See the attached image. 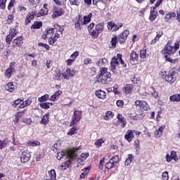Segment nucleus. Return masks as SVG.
Returning <instances> with one entry per match:
<instances>
[{
    "label": "nucleus",
    "mask_w": 180,
    "mask_h": 180,
    "mask_svg": "<svg viewBox=\"0 0 180 180\" xmlns=\"http://www.w3.org/2000/svg\"><path fill=\"white\" fill-rule=\"evenodd\" d=\"M55 28H48L45 34H43L41 39L46 40L47 37L49 38V43L51 45L54 44L60 39V34H63L64 32V27L56 24L54 25Z\"/></svg>",
    "instance_id": "nucleus-1"
},
{
    "label": "nucleus",
    "mask_w": 180,
    "mask_h": 180,
    "mask_svg": "<svg viewBox=\"0 0 180 180\" xmlns=\"http://www.w3.org/2000/svg\"><path fill=\"white\" fill-rule=\"evenodd\" d=\"M96 82H99V84H109L111 79L110 72H108V68H101L100 73L96 76Z\"/></svg>",
    "instance_id": "nucleus-2"
},
{
    "label": "nucleus",
    "mask_w": 180,
    "mask_h": 180,
    "mask_svg": "<svg viewBox=\"0 0 180 180\" xmlns=\"http://www.w3.org/2000/svg\"><path fill=\"white\" fill-rule=\"evenodd\" d=\"M103 23L95 25V23L92 22L88 26L87 29L92 36V39H96L98 37L99 34L103 32Z\"/></svg>",
    "instance_id": "nucleus-3"
},
{
    "label": "nucleus",
    "mask_w": 180,
    "mask_h": 180,
    "mask_svg": "<svg viewBox=\"0 0 180 180\" xmlns=\"http://www.w3.org/2000/svg\"><path fill=\"white\" fill-rule=\"evenodd\" d=\"M81 148H82V146L73 148L72 149L69 150L68 152H65V151L59 152L58 153L56 158L57 160H60L62 158H64V157H68V158H70V160H74V158L77 157V153H75V152L78 151V150H81Z\"/></svg>",
    "instance_id": "nucleus-4"
},
{
    "label": "nucleus",
    "mask_w": 180,
    "mask_h": 180,
    "mask_svg": "<svg viewBox=\"0 0 180 180\" xmlns=\"http://www.w3.org/2000/svg\"><path fill=\"white\" fill-rule=\"evenodd\" d=\"M179 50V41H176L174 46H165L161 53L165 56H174L176 51Z\"/></svg>",
    "instance_id": "nucleus-5"
},
{
    "label": "nucleus",
    "mask_w": 180,
    "mask_h": 180,
    "mask_svg": "<svg viewBox=\"0 0 180 180\" xmlns=\"http://www.w3.org/2000/svg\"><path fill=\"white\" fill-rule=\"evenodd\" d=\"M176 78H178V72L175 71V69H172L167 75H165V81L169 82V84H174V81H176Z\"/></svg>",
    "instance_id": "nucleus-6"
},
{
    "label": "nucleus",
    "mask_w": 180,
    "mask_h": 180,
    "mask_svg": "<svg viewBox=\"0 0 180 180\" xmlns=\"http://www.w3.org/2000/svg\"><path fill=\"white\" fill-rule=\"evenodd\" d=\"M135 106L138 110H148V104L144 101L136 100Z\"/></svg>",
    "instance_id": "nucleus-7"
},
{
    "label": "nucleus",
    "mask_w": 180,
    "mask_h": 180,
    "mask_svg": "<svg viewBox=\"0 0 180 180\" xmlns=\"http://www.w3.org/2000/svg\"><path fill=\"white\" fill-rule=\"evenodd\" d=\"M52 18L53 19H56V18H60V16H63L65 13L64 9L60 6H54L52 9Z\"/></svg>",
    "instance_id": "nucleus-8"
},
{
    "label": "nucleus",
    "mask_w": 180,
    "mask_h": 180,
    "mask_svg": "<svg viewBox=\"0 0 180 180\" xmlns=\"http://www.w3.org/2000/svg\"><path fill=\"white\" fill-rule=\"evenodd\" d=\"M13 72H15V63L11 62L10 63L9 68L5 71L4 75L6 78L9 79L13 75Z\"/></svg>",
    "instance_id": "nucleus-9"
},
{
    "label": "nucleus",
    "mask_w": 180,
    "mask_h": 180,
    "mask_svg": "<svg viewBox=\"0 0 180 180\" xmlns=\"http://www.w3.org/2000/svg\"><path fill=\"white\" fill-rule=\"evenodd\" d=\"M79 120H81V111L75 110L72 121L70 122V126H74V124H77V123H78Z\"/></svg>",
    "instance_id": "nucleus-10"
},
{
    "label": "nucleus",
    "mask_w": 180,
    "mask_h": 180,
    "mask_svg": "<svg viewBox=\"0 0 180 180\" xmlns=\"http://www.w3.org/2000/svg\"><path fill=\"white\" fill-rule=\"evenodd\" d=\"M123 27V23L122 22H118L117 24L112 22H108V28L110 30H112V32H116L119 30L120 27Z\"/></svg>",
    "instance_id": "nucleus-11"
},
{
    "label": "nucleus",
    "mask_w": 180,
    "mask_h": 180,
    "mask_svg": "<svg viewBox=\"0 0 180 180\" xmlns=\"http://www.w3.org/2000/svg\"><path fill=\"white\" fill-rule=\"evenodd\" d=\"M75 74H76L75 70L68 68L65 72L63 73L62 75L64 79H70V77H74Z\"/></svg>",
    "instance_id": "nucleus-12"
},
{
    "label": "nucleus",
    "mask_w": 180,
    "mask_h": 180,
    "mask_svg": "<svg viewBox=\"0 0 180 180\" xmlns=\"http://www.w3.org/2000/svg\"><path fill=\"white\" fill-rule=\"evenodd\" d=\"M129 34H130V32L129 30H125L124 31H123V32L120 36H118L119 43H120L121 44H122V43H124Z\"/></svg>",
    "instance_id": "nucleus-13"
},
{
    "label": "nucleus",
    "mask_w": 180,
    "mask_h": 180,
    "mask_svg": "<svg viewBox=\"0 0 180 180\" xmlns=\"http://www.w3.org/2000/svg\"><path fill=\"white\" fill-rule=\"evenodd\" d=\"M47 6H49V5L47 4H44L39 13H36V18H40V16H46V15H49V8H47Z\"/></svg>",
    "instance_id": "nucleus-14"
},
{
    "label": "nucleus",
    "mask_w": 180,
    "mask_h": 180,
    "mask_svg": "<svg viewBox=\"0 0 180 180\" xmlns=\"http://www.w3.org/2000/svg\"><path fill=\"white\" fill-rule=\"evenodd\" d=\"M119 65V59L118 56H114L110 61V68L112 71H115L116 70V68Z\"/></svg>",
    "instance_id": "nucleus-15"
},
{
    "label": "nucleus",
    "mask_w": 180,
    "mask_h": 180,
    "mask_svg": "<svg viewBox=\"0 0 180 180\" xmlns=\"http://www.w3.org/2000/svg\"><path fill=\"white\" fill-rule=\"evenodd\" d=\"M23 44V37H18L13 41V47H20Z\"/></svg>",
    "instance_id": "nucleus-16"
},
{
    "label": "nucleus",
    "mask_w": 180,
    "mask_h": 180,
    "mask_svg": "<svg viewBox=\"0 0 180 180\" xmlns=\"http://www.w3.org/2000/svg\"><path fill=\"white\" fill-rule=\"evenodd\" d=\"M6 91L8 92H13L16 89V83L8 82L4 86Z\"/></svg>",
    "instance_id": "nucleus-17"
},
{
    "label": "nucleus",
    "mask_w": 180,
    "mask_h": 180,
    "mask_svg": "<svg viewBox=\"0 0 180 180\" xmlns=\"http://www.w3.org/2000/svg\"><path fill=\"white\" fill-rule=\"evenodd\" d=\"M30 153L27 151H24L20 157L21 162H27L30 160Z\"/></svg>",
    "instance_id": "nucleus-18"
},
{
    "label": "nucleus",
    "mask_w": 180,
    "mask_h": 180,
    "mask_svg": "<svg viewBox=\"0 0 180 180\" xmlns=\"http://www.w3.org/2000/svg\"><path fill=\"white\" fill-rule=\"evenodd\" d=\"M124 139H125V140H127V141H129V143H130V141H131V140H133V139H134V134L133 132V130L129 129L126 132Z\"/></svg>",
    "instance_id": "nucleus-19"
},
{
    "label": "nucleus",
    "mask_w": 180,
    "mask_h": 180,
    "mask_svg": "<svg viewBox=\"0 0 180 180\" xmlns=\"http://www.w3.org/2000/svg\"><path fill=\"white\" fill-rule=\"evenodd\" d=\"M163 34H164V32H162V30L158 31L156 32V36L155 39H152V41L150 42V44H155V43H157V41H158L160 39H161Z\"/></svg>",
    "instance_id": "nucleus-20"
},
{
    "label": "nucleus",
    "mask_w": 180,
    "mask_h": 180,
    "mask_svg": "<svg viewBox=\"0 0 180 180\" xmlns=\"http://www.w3.org/2000/svg\"><path fill=\"white\" fill-rule=\"evenodd\" d=\"M164 129H165V126L162 125L159 127L158 129L155 131V137L156 139H160L161 136H162V133H164Z\"/></svg>",
    "instance_id": "nucleus-21"
},
{
    "label": "nucleus",
    "mask_w": 180,
    "mask_h": 180,
    "mask_svg": "<svg viewBox=\"0 0 180 180\" xmlns=\"http://www.w3.org/2000/svg\"><path fill=\"white\" fill-rule=\"evenodd\" d=\"M71 160L72 159H69L65 162H63L62 165L58 167V169L60 171H65V169H67V168L71 165Z\"/></svg>",
    "instance_id": "nucleus-22"
},
{
    "label": "nucleus",
    "mask_w": 180,
    "mask_h": 180,
    "mask_svg": "<svg viewBox=\"0 0 180 180\" xmlns=\"http://www.w3.org/2000/svg\"><path fill=\"white\" fill-rule=\"evenodd\" d=\"M36 15L37 14L35 11H32V13H28L25 19V23L29 25V23H30V22L34 19V16H36Z\"/></svg>",
    "instance_id": "nucleus-23"
},
{
    "label": "nucleus",
    "mask_w": 180,
    "mask_h": 180,
    "mask_svg": "<svg viewBox=\"0 0 180 180\" xmlns=\"http://www.w3.org/2000/svg\"><path fill=\"white\" fill-rule=\"evenodd\" d=\"M95 95L99 99H106V92L103 90L96 91Z\"/></svg>",
    "instance_id": "nucleus-24"
},
{
    "label": "nucleus",
    "mask_w": 180,
    "mask_h": 180,
    "mask_svg": "<svg viewBox=\"0 0 180 180\" xmlns=\"http://www.w3.org/2000/svg\"><path fill=\"white\" fill-rule=\"evenodd\" d=\"M137 61H139V54L134 51L130 54V63L134 64Z\"/></svg>",
    "instance_id": "nucleus-25"
},
{
    "label": "nucleus",
    "mask_w": 180,
    "mask_h": 180,
    "mask_svg": "<svg viewBox=\"0 0 180 180\" xmlns=\"http://www.w3.org/2000/svg\"><path fill=\"white\" fill-rule=\"evenodd\" d=\"M117 119H118V122L119 123L121 124L122 127H126V118H124V117H123V115L118 114L117 115Z\"/></svg>",
    "instance_id": "nucleus-26"
},
{
    "label": "nucleus",
    "mask_w": 180,
    "mask_h": 180,
    "mask_svg": "<svg viewBox=\"0 0 180 180\" xmlns=\"http://www.w3.org/2000/svg\"><path fill=\"white\" fill-rule=\"evenodd\" d=\"M92 13H89L87 15H84L82 18V24L83 25H88L89 22H91V18H92Z\"/></svg>",
    "instance_id": "nucleus-27"
},
{
    "label": "nucleus",
    "mask_w": 180,
    "mask_h": 180,
    "mask_svg": "<svg viewBox=\"0 0 180 180\" xmlns=\"http://www.w3.org/2000/svg\"><path fill=\"white\" fill-rule=\"evenodd\" d=\"M61 94H63L62 91H56L49 98V101H51V102H56V100L57 99V98H58V96H60V95H61Z\"/></svg>",
    "instance_id": "nucleus-28"
},
{
    "label": "nucleus",
    "mask_w": 180,
    "mask_h": 180,
    "mask_svg": "<svg viewBox=\"0 0 180 180\" xmlns=\"http://www.w3.org/2000/svg\"><path fill=\"white\" fill-rule=\"evenodd\" d=\"M27 147H37L40 146L39 141H28L26 143Z\"/></svg>",
    "instance_id": "nucleus-29"
},
{
    "label": "nucleus",
    "mask_w": 180,
    "mask_h": 180,
    "mask_svg": "<svg viewBox=\"0 0 180 180\" xmlns=\"http://www.w3.org/2000/svg\"><path fill=\"white\" fill-rule=\"evenodd\" d=\"M172 18H176V14L174 12H169L165 16V22H169Z\"/></svg>",
    "instance_id": "nucleus-30"
},
{
    "label": "nucleus",
    "mask_w": 180,
    "mask_h": 180,
    "mask_svg": "<svg viewBox=\"0 0 180 180\" xmlns=\"http://www.w3.org/2000/svg\"><path fill=\"white\" fill-rule=\"evenodd\" d=\"M32 103V99L28 98L27 100L23 101L21 104H20L19 108L20 109H23V108H26L29 106Z\"/></svg>",
    "instance_id": "nucleus-31"
},
{
    "label": "nucleus",
    "mask_w": 180,
    "mask_h": 180,
    "mask_svg": "<svg viewBox=\"0 0 180 180\" xmlns=\"http://www.w3.org/2000/svg\"><path fill=\"white\" fill-rule=\"evenodd\" d=\"M88 157H89V153H82L80 158H77V162H83V161H85Z\"/></svg>",
    "instance_id": "nucleus-32"
},
{
    "label": "nucleus",
    "mask_w": 180,
    "mask_h": 180,
    "mask_svg": "<svg viewBox=\"0 0 180 180\" xmlns=\"http://www.w3.org/2000/svg\"><path fill=\"white\" fill-rule=\"evenodd\" d=\"M169 100L171 102H180V94L171 96Z\"/></svg>",
    "instance_id": "nucleus-33"
},
{
    "label": "nucleus",
    "mask_w": 180,
    "mask_h": 180,
    "mask_svg": "<svg viewBox=\"0 0 180 180\" xmlns=\"http://www.w3.org/2000/svg\"><path fill=\"white\" fill-rule=\"evenodd\" d=\"M165 61L171 63V64H176L178 63V58L172 59L169 56L165 55Z\"/></svg>",
    "instance_id": "nucleus-34"
},
{
    "label": "nucleus",
    "mask_w": 180,
    "mask_h": 180,
    "mask_svg": "<svg viewBox=\"0 0 180 180\" xmlns=\"http://www.w3.org/2000/svg\"><path fill=\"white\" fill-rule=\"evenodd\" d=\"M124 89L126 94H131V91H133V84H126L124 86Z\"/></svg>",
    "instance_id": "nucleus-35"
},
{
    "label": "nucleus",
    "mask_w": 180,
    "mask_h": 180,
    "mask_svg": "<svg viewBox=\"0 0 180 180\" xmlns=\"http://www.w3.org/2000/svg\"><path fill=\"white\" fill-rule=\"evenodd\" d=\"M39 106L41 109H50V106H53V103H42Z\"/></svg>",
    "instance_id": "nucleus-36"
},
{
    "label": "nucleus",
    "mask_w": 180,
    "mask_h": 180,
    "mask_svg": "<svg viewBox=\"0 0 180 180\" xmlns=\"http://www.w3.org/2000/svg\"><path fill=\"white\" fill-rule=\"evenodd\" d=\"M43 26V23L40 21H36L32 25L31 29H40Z\"/></svg>",
    "instance_id": "nucleus-37"
},
{
    "label": "nucleus",
    "mask_w": 180,
    "mask_h": 180,
    "mask_svg": "<svg viewBox=\"0 0 180 180\" xmlns=\"http://www.w3.org/2000/svg\"><path fill=\"white\" fill-rule=\"evenodd\" d=\"M84 24L82 23V17L79 16L77 22L75 24V29H80L81 26Z\"/></svg>",
    "instance_id": "nucleus-38"
},
{
    "label": "nucleus",
    "mask_w": 180,
    "mask_h": 180,
    "mask_svg": "<svg viewBox=\"0 0 180 180\" xmlns=\"http://www.w3.org/2000/svg\"><path fill=\"white\" fill-rule=\"evenodd\" d=\"M105 64H108V59L106 58H102L100 59L97 63H96V65H98V67H102L103 65H105Z\"/></svg>",
    "instance_id": "nucleus-39"
},
{
    "label": "nucleus",
    "mask_w": 180,
    "mask_h": 180,
    "mask_svg": "<svg viewBox=\"0 0 180 180\" xmlns=\"http://www.w3.org/2000/svg\"><path fill=\"white\" fill-rule=\"evenodd\" d=\"M41 124H47L49 123V114L44 115L40 122Z\"/></svg>",
    "instance_id": "nucleus-40"
},
{
    "label": "nucleus",
    "mask_w": 180,
    "mask_h": 180,
    "mask_svg": "<svg viewBox=\"0 0 180 180\" xmlns=\"http://www.w3.org/2000/svg\"><path fill=\"white\" fill-rule=\"evenodd\" d=\"M89 172V167H86L84 169H83V172L80 174V178L82 179H84L86 175H88Z\"/></svg>",
    "instance_id": "nucleus-41"
},
{
    "label": "nucleus",
    "mask_w": 180,
    "mask_h": 180,
    "mask_svg": "<svg viewBox=\"0 0 180 180\" xmlns=\"http://www.w3.org/2000/svg\"><path fill=\"white\" fill-rule=\"evenodd\" d=\"M156 18H157V12H155L153 9V11H150L149 19L150 20L153 21V20H155Z\"/></svg>",
    "instance_id": "nucleus-42"
},
{
    "label": "nucleus",
    "mask_w": 180,
    "mask_h": 180,
    "mask_svg": "<svg viewBox=\"0 0 180 180\" xmlns=\"http://www.w3.org/2000/svg\"><path fill=\"white\" fill-rule=\"evenodd\" d=\"M49 98H50V96H49V94H45L39 97L38 101L39 102H46V101H49Z\"/></svg>",
    "instance_id": "nucleus-43"
},
{
    "label": "nucleus",
    "mask_w": 180,
    "mask_h": 180,
    "mask_svg": "<svg viewBox=\"0 0 180 180\" xmlns=\"http://www.w3.org/2000/svg\"><path fill=\"white\" fill-rule=\"evenodd\" d=\"M132 161H133V155L131 154L128 155V157L125 160V165H127V166L130 165Z\"/></svg>",
    "instance_id": "nucleus-44"
},
{
    "label": "nucleus",
    "mask_w": 180,
    "mask_h": 180,
    "mask_svg": "<svg viewBox=\"0 0 180 180\" xmlns=\"http://www.w3.org/2000/svg\"><path fill=\"white\" fill-rule=\"evenodd\" d=\"M8 143H9V141L6 139L3 141H0V150H2V148H5V147L8 146Z\"/></svg>",
    "instance_id": "nucleus-45"
},
{
    "label": "nucleus",
    "mask_w": 180,
    "mask_h": 180,
    "mask_svg": "<svg viewBox=\"0 0 180 180\" xmlns=\"http://www.w3.org/2000/svg\"><path fill=\"white\" fill-rule=\"evenodd\" d=\"M105 120H109V119H113V112L112 111H108L104 116Z\"/></svg>",
    "instance_id": "nucleus-46"
},
{
    "label": "nucleus",
    "mask_w": 180,
    "mask_h": 180,
    "mask_svg": "<svg viewBox=\"0 0 180 180\" xmlns=\"http://www.w3.org/2000/svg\"><path fill=\"white\" fill-rule=\"evenodd\" d=\"M49 174L51 179L55 180L56 178H57V175L56 174V170L55 169H52V170L49 171Z\"/></svg>",
    "instance_id": "nucleus-47"
},
{
    "label": "nucleus",
    "mask_w": 180,
    "mask_h": 180,
    "mask_svg": "<svg viewBox=\"0 0 180 180\" xmlns=\"http://www.w3.org/2000/svg\"><path fill=\"white\" fill-rule=\"evenodd\" d=\"M60 77H61V73L60 72V70H56L55 73L53 74L54 79H56L57 81H58Z\"/></svg>",
    "instance_id": "nucleus-48"
},
{
    "label": "nucleus",
    "mask_w": 180,
    "mask_h": 180,
    "mask_svg": "<svg viewBox=\"0 0 180 180\" xmlns=\"http://www.w3.org/2000/svg\"><path fill=\"white\" fill-rule=\"evenodd\" d=\"M103 143H105V141L102 139H100L96 141L94 144L96 147L99 148V147H102V144H103Z\"/></svg>",
    "instance_id": "nucleus-49"
},
{
    "label": "nucleus",
    "mask_w": 180,
    "mask_h": 180,
    "mask_svg": "<svg viewBox=\"0 0 180 180\" xmlns=\"http://www.w3.org/2000/svg\"><path fill=\"white\" fill-rule=\"evenodd\" d=\"M140 58H142L144 60L147 57V51L145 49L141 50L140 55H139Z\"/></svg>",
    "instance_id": "nucleus-50"
},
{
    "label": "nucleus",
    "mask_w": 180,
    "mask_h": 180,
    "mask_svg": "<svg viewBox=\"0 0 180 180\" xmlns=\"http://www.w3.org/2000/svg\"><path fill=\"white\" fill-rule=\"evenodd\" d=\"M117 57H118V62L121 63L122 67L126 68L127 67V65H126V63H124V61L123 60V59H122V55L118 53L117 54Z\"/></svg>",
    "instance_id": "nucleus-51"
},
{
    "label": "nucleus",
    "mask_w": 180,
    "mask_h": 180,
    "mask_svg": "<svg viewBox=\"0 0 180 180\" xmlns=\"http://www.w3.org/2000/svg\"><path fill=\"white\" fill-rule=\"evenodd\" d=\"M117 41H119L117 37L115 36L112 38L111 44L113 49L116 47V43H117Z\"/></svg>",
    "instance_id": "nucleus-52"
},
{
    "label": "nucleus",
    "mask_w": 180,
    "mask_h": 180,
    "mask_svg": "<svg viewBox=\"0 0 180 180\" xmlns=\"http://www.w3.org/2000/svg\"><path fill=\"white\" fill-rule=\"evenodd\" d=\"M113 165H115V164L112 160H110L109 162L105 164V168H107V169H112V168H113Z\"/></svg>",
    "instance_id": "nucleus-53"
},
{
    "label": "nucleus",
    "mask_w": 180,
    "mask_h": 180,
    "mask_svg": "<svg viewBox=\"0 0 180 180\" xmlns=\"http://www.w3.org/2000/svg\"><path fill=\"white\" fill-rule=\"evenodd\" d=\"M12 40H13V37L11 34H8L6 37V42L7 44H11L12 43Z\"/></svg>",
    "instance_id": "nucleus-54"
},
{
    "label": "nucleus",
    "mask_w": 180,
    "mask_h": 180,
    "mask_svg": "<svg viewBox=\"0 0 180 180\" xmlns=\"http://www.w3.org/2000/svg\"><path fill=\"white\" fill-rule=\"evenodd\" d=\"M110 161H112V163L115 164H117V162H119L120 159H119V156L118 155H115L114 157H112L110 160Z\"/></svg>",
    "instance_id": "nucleus-55"
},
{
    "label": "nucleus",
    "mask_w": 180,
    "mask_h": 180,
    "mask_svg": "<svg viewBox=\"0 0 180 180\" xmlns=\"http://www.w3.org/2000/svg\"><path fill=\"white\" fill-rule=\"evenodd\" d=\"M11 36H12L13 37H15L16 36V34H18V32H16V30L11 28L9 30V34Z\"/></svg>",
    "instance_id": "nucleus-56"
},
{
    "label": "nucleus",
    "mask_w": 180,
    "mask_h": 180,
    "mask_svg": "<svg viewBox=\"0 0 180 180\" xmlns=\"http://www.w3.org/2000/svg\"><path fill=\"white\" fill-rule=\"evenodd\" d=\"M22 102H23V100H22L20 98L15 100L14 101V103H13V107L16 108V106H18V105H20V103H22Z\"/></svg>",
    "instance_id": "nucleus-57"
},
{
    "label": "nucleus",
    "mask_w": 180,
    "mask_h": 180,
    "mask_svg": "<svg viewBox=\"0 0 180 180\" xmlns=\"http://www.w3.org/2000/svg\"><path fill=\"white\" fill-rule=\"evenodd\" d=\"M162 180H168L169 179V176L168 175V172H165L162 174Z\"/></svg>",
    "instance_id": "nucleus-58"
},
{
    "label": "nucleus",
    "mask_w": 180,
    "mask_h": 180,
    "mask_svg": "<svg viewBox=\"0 0 180 180\" xmlns=\"http://www.w3.org/2000/svg\"><path fill=\"white\" fill-rule=\"evenodd\" d=\"M22 123H25V124H32V119L30 118H23L22 120Z\"/></svg>",
    "instance_id": "nucleus-59"
},
{
    "label": "nucleus",
    "mask_w": 180,
    "mask_h": 180,
    "mask_svg": "<svg viewBox=\"0 0 180 180\" xmlns=\"http://www.w3.org/2000/svg\"><path fill=\"white\" fill-rule=\"evenodd\" d=\"M7 1L8 0H0V8L1 9H5Z\"/></svg>",
    "instance_id": "nucleus-60"
},
{
    "label": "nucleus",
    "mask_w": 180,
    "mask_h": 180,
    "mask_svg": "<svg viewBox=\"0 0 180 180\" xmlns=\"http://www.w3.org/2000/svg\"><path fill=\"white\" fill-rule=\"evenodd\" d=\"M170 155H171L172 160H174V161H176V160H178V156L176 155V151L172 150L171 152Z\"/></svg>",
    "instance_id": "nucleus-61"
},
{
    "label": "nucleus",
    "mask_w": 180,
    "mask_h": 180,
    "mask_svg": "<svg viewBox=\"0 0 180 180\" xmlns=\"http://www.w3.org/2000/svg\"><path fill=\"white\" fill-rule=\"evenodd\" d=\"M70 5H75V6H79V1L78 0H69Z\"/></svg>",
    "instance_id": "nucleus-62"
},
{
    "label": "nucleus",
    "mask_w": 180,
    "mask_h": 180,
    "mask_svg": "<svg viewBox=\"0 0 180 180\" xmlns=\"http://www.w3.org/2000/svg\"><path fill=\"white\" fill-rule=\"evenodd\" d=\"M13 15H9L7 18V23L11 25L13 22Z\"/></svg>",
    "instance_id": "nucleus-63"
},
{
    "label": "nucleus",
    "mask_w": 180,
    "mask_h": 180,
    "mask_svg": "<svg viewBox=\"0 0 180 180\" xmlns=\"http://www.w3.org/2000/svg\"><path fill=\"white\" fill-rule=\"evenodd\" d=\"M103 164H105V158L101 159L99 162V169H103Z\"/></svg>",
    "instance_id": "nucleus-64"
}]
</instances>
